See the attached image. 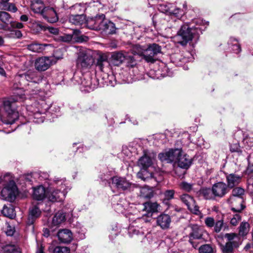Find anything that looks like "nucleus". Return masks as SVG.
<instances>
[{
    "label": "nucleus",
    "instance_id": "nucleus-54",
    "mask_svg": "<svg viewBox=\"0 0 253 253\" xmlns=\"http://www.w3.org/2000/svg\"><path fill=\"white\" fill-rule=\"evenodd\" d=\"M145 49L142 46L136 44L132 47V51L134 54H138L140 56H143Z\"/></svg>",
    "mask_w": 253,
    "mask_h": 253
},
{
    "label": "nucleus",
    "instance_id": "nucleus-25",
    "mask_svg": "<svg viewBox=\"0 0 253 253\" xmlns=\"http://www.w3.org/2000/svg\"><path fill=\"white\" fill-rule=\"evenodd\" d=\"M143 211L147 212V216H152V213L158 211L160 206L156 202H147L143 204Z\"/></svg>",
    "mask_w": 253,
    "mask_h": 253
},
{
    "label": "nucleus",
    "instance_id": "nucleus-37",
    "mask_svg": "<svg viewBox=\"0 0 253 253\" xmlns=\"http://www.w3.org/2000/svg\"><path fill=\"white\" fill-rule=\"evenodd\" d=\"M140 196L145 198L150 199L153 197V190L152 187L145 186L140 188Z\"/></svg>",
    "mask_w": 253,
    "mask_h": 253
},
{
    "label": "nucleus",
    "instance_id": "nucleus-41",
    "mask_svg": "<svg viewBox=\"0 0 253 253\" xmlns=\"http://www.w3.org/2000/svg\"><path fill=\"white\" fill-rule=\"evenodd\" d=\"M65 180L63 179H59V178H55L53 180V185L56 186V189H60L62 188V191L64 190L65 192L67 193V190H69L70 188L66 186L65 183Z\"/></svg>",
    "mask_w": 253,
    "mask_h": 253
},
{
    "label": "nucleus",
    "instance_id": "nucleus-58",
    "mask_svg": "<svg viewBox=\"0 0 253 253\" xmlns=\"http://www.w3.org/2000/svg\"><path fill=\"white\" fill-rule=\"evenodd\" d=\"M230 151L232 153L236 152L238 155L242 154V151L238 143L232 144L230 148Z\"/></svg>",
    "mask_w": 253,
    "mask_h": 253
},
{
    "label": "nucleus",
    "instance_id": "nucleus-8",
    "mask_svg": "<svg viewBox=\"0 0 253 253\" xmlns=\"http://www.w3.org/2000/svg\"><path fill=\"white\" fill-rule=\"evenodd\" d=\"M146 222L144 217L138 218L132 221L128 228V234L130 237L134 235H143L144 226Z\"/></svg>",
    "mask_w": 253,
    "mask_h": 253
},
{
    "label": "nucleus",
    "instance_id": "nucleus-43",
    "mask_svg": "<svg viewBox=\"0 0 253 253\" xmlns=\"http://www.w3.org/2000/svg\"><path fill=\"white\" fill-rule=\"evenodd\" d=\"M240 243L237 241L227 242L224 247L223 251L224 253H231L234 248L239 247Z\"/></svg>",
    "mask_w": 253,
    "mask_h": 253
},
{
    "label": "nucleus",
    "instance_id": "nucleus-19",
    "mask_svg": "<svg viewBox=\"0 0 253 253\" xmlns=\"http://www.w3.org/2000/svg\"><path fill=\"white\" fill-rule=\"evenodd\" d=\"M175 149L172 148L169 149L168 151L163 152L158 155V158L162 162L167 163H172L175 160Z\"/></svg>",
    "mask_w": 253,
    "mask_h": 253
},
{
    "label": "nucleus",
    "instance_id": "nucleus-44",
    "mask_svg": "<svg viewBox=\"0 0 253 253\" xmlns=\"http://www.w3.org/2000/svg\"><path fill=\"white\" fill-rule=\"evenodd\" d=\"M250 224L248 222L243 221L239 227V235L241 236H246L250 230Z\"/></svg>",
    "mask_w": 253,
    "mask_h": 253
},
{
    "label": "nucleus",
    "instance_id": "nucleus-35",
    "mask_svg": "<svg viewBox=\"0 0 253 253\" xmlns=\"http://www.w3.org/2000/svg\"><path fill=\"white\" fill-rule=\"evenodd\" d=\"M140 168V170L137 174V176L139 178L144 181H147L153 178V173L152 172H149L147 169L148 168Z\"/></svg>",
    "mask_w": 253,
    "mask_h": 253
},
{
    "label": "nucleus",
    "instance_id": "nucleus-3",
    "mask_svg": "<svg viewBox=\"0 0 253 253\" xmlns=\"http://www.w3.org/2000/svg\"><path fill=\"white\" fill-rule=\"evenodd\" d=\"M196 31L194 32L193 27H190L189 24H184L181 26L176 35L173 37V41L182 46L186 45L188 42L192 41L196 36H199L202 34V28L196 27Z\"/></svg>",
    "mask_w": 253,
    "mask_h": 253
},
{
    "label": "nucleus",
    "instance_id": "nucleus-9",
    "mask_svg": "<svg viewBox=\"0 0 253 253\" xmlns=\"http://www.w3.org/2000/svg\"><path fill=\"white\" fill-rule=\"evenodd\" d=\"M60 58L55 56H42L37 58L35 62V67L36 70L39 71H44L47 70L50 67L55 64Z\"/></svg>",
    "mask_w": 253,
    "mask_h": 253
},
{
    "label": "nucleus",
    "instance_id": "nucleus-61",
    "mask_svg": "<svg viewBox=\"0 0 253 253\" xmlns=\"http://www.w3.org/2000/svg\"><path fill=\"white\" fill-rule=\"evenodd\" d=\"M148 47L156 55L161 52V46L156 43L150 44Z\"/></svg>",
    "mask_w": 253,
    "mask_h": 253
},
{
    "label": "nucleus",
    "instance_id": "nucleus-22",
    "mask_svg": "<svg viewBox=\"0 0 253 253\" xmlns=\"http://www.w3.org/2000/svg\"><path fill=\"white\" fill-rule=\"evenodd\" d=\"M203 230L197 225H194L192 226V231L190 233L189 242L192 245L193 247L196 248L197 245H194L193 239H200L202 238Z\"/></svg>",
    "mask_w": 253,
    "mask_h": 253
},
{
    "label": "nucleus",
    "instance_id": "nucleus-13",
    "mask_svg": "<svg viewBox=\"0 0 253 253\" xmlns=\"http://www.w3.org/2000/svg\"><path fill=\"white\" fill-rule=\"evenodd\" d=\"M94 64L96 67L101 72L107 71V69H109L111 66L110 61H108L107 55L101 52H98L97 57L94 60Z\"/></svg>",
    "mask_w": 253,
    "mask_h": 253
},
{
    "label": "nucleus",
    "instance_id": "nucleus-10",
    "mask_svg": "<svg viewBox=\"0 0 253 253\" xmlns=\"http://www.w3.org/2000/svg\"><path fill=\"white\" fill-rule=\"evenodd\" d=\"M175 160L174 162L176 163L179 167L188 169L192 164V158L186 154L182 148H176L175 149Z\"/></svg>",
    "mask_w": 253,
    "mask_h": 253
},
{
    "label": "nucleus",
    "instance_id": "nucleus-31",
    "mask_svg": "<svg viewBox=\"0 0 253 253\" xmlns=\"http://www.w3.org/2000/svg\"><path fill=\"white\" fill-rule=\"evenodd\" d=\"M49 45V44H42L37 42H33L28 45L27 48L33 52L41 53L45 49V47Z\"/></svg>",
    "mask_w": 253,
    "mask_h": 253
},
{
    "label": "nucleus",
    "instance_id": "nucleus-15",
    "mask_svg": "<svg viewBox=\"0 0 253 253\" xmlns=\"http://www.w3.org/2000/svg\"><path fill=\"white\" fill-rule=\"evenodd\" d=\"M130 58L132 61V63H135V61L133 60V57L131 56H127L122 52H114L111 55L110 59V64L113 66L120 65L125 60Z\"/></svg>",
    "mask_w": 253,
    "mask_h": 253
},
{
    "label": "nucleus",
    "instance_id": "nucleus-18",
    "mask_svg": "<svg viewBox=\"0 0 253 253\" xmlns=\"http://www.w3.org/2000/svg\"><path fill=\"white\" fill-rule=\"evenodd\" d=\"M42 213L41 210L38 205H32L29 209L27 224L32 225L37 219L40 217Z\"/></svg>",
    "mask_w": 253,
    "mask_h": 253
},
{
    "label": "nucleus",
    "instance_id": "nucleus-47",
    "mask_svg": "<svg viewBox=\"0 0 253 253\" xmlns=\"http://www.w3.org/2000/svg\"><path fill=\"white\" fill-rule=\"evenodd\" d=\"M175 191L172 189L167 190L164 192V203L166 205H169V201L173 199Z\"/></svg>",
    "mask_w": 253,
    "mask_h": 253
},
{
    "label": "nucleus",
    "instance_id": "nucleus-7",
    "mask_svg": "<svg viewBox=\"0 0 253 253\" xmlns=\"http://www.w3.org/2000/svg\"><path fill=\"white\" fill-rule=\"evenodd\" d=\"M94 62V59L89 51L84 50L79 53L77 60L78 67L83 71L89 70Z\"/></svg>",
    "mask_w": 253,
    "mask_h": 253
},
{
    "label": "nucleus",
    "instance_id": "nucleus-64",
    "mask_svg": "<svg viewBox=\"0 0 253 253\" xmlns=\"http://www.w3.org/2000/svg\"><path fill=\"white\" fill-rule=\"evenodd\" d=\"M252 140L253 139L251 138H246L244 139V143L246 145L247 150H252L253 151V144H252Z\"/></svg>",
    "mask_w": 253,
    "mask_h": 253
},
{
    "label": "nucleus",
    "instance_id": "nucleus-2",
    "mask_svg": "<svg viewBox=\"0 0 253 253\" xmlns=\"http://www.w3.org/2000/svg\"><path fill=\"white\" fill-rule=\"evenodd\" d=\"M3 186L1 191V196L4 200L13 202L18 193V190L15 181L10 173L0 175V184Z\"/></svg>",
    "mask_w": 253,
    "mask_h": 253
},
{
    "label": "nucleus",
    "instance_id": "nucleus-60",
    "mask_svg": "<svg viewBox=\"0 0 253 253\" xmlns=\"http://www.w3.org/2000/svg\"><path fill=\"white\" fill-rule=\"evenodd\" d=\"M8 36L11 38L20 39L22 37V34L19 30H13L10 31Z\"/></svg>",
    "mask_w": 253,
    "mask_h": 253
},
{
    "label": "nucleus",
    "instance_id": "nucleus-28",
    "mask_svg": "<svg viewBox=\"0 0 253 253\" xmlns=\"http://www.w3.org/2000/svg\"><path fill=\"white\" fill-rule=\"evenodd\" d=\"M226 178L228 188H233L240 182L241 176L234 173H231L227 174L226 176Z\"/></svg>",
    "mask_w": 253,
    "mask_h": 253
},
{
    "label": "nucleus",
    "instance_id": "nucleus-30",
    "mask_svg": "<svg viewBox=\"0 0 253 253\" xmlns=\"http://www.w3.org/2000/svg\"><path fill=\"white\" fill-rule=\"evenodd\" d=\"M45 6L42 0H33L31 4V8L36 13L42 14Z\"/></svg>",
    "mask_w": 253,
    "mask_h": 253
},
{
    "label": "nucleus",
    "instance_id": "nucleus-24",
    "mask_svg": "<svg viewBox=\"0 0 253 253\" xmlns=\"http://www.w3.org/2000/svg\"><path fill=\"white\" fill-rule=\"evenodd\" d=\"M171 62L176 66H181L183 64L191 60V58L183 56L180 53L172 54L170 57Z\"/></svg>",
    "mask_w": 253,
    "mask_h": 253
},
{
    "label": "nucleus",
    "instance_id": "nucleus-21",
    "mask_svg": "<svg viewBox=\"0 0 253 253\" xmlns=\"http://www.w3.org/2000/svg\"><path fill=\"white\" fill-rule=\"evenodd\" d=\"M42 15L50 23H55L58 20L57 13L53 7H45Z\"/></svg>",
    "mask_w": 253,
    "mask_h": 253
},
{
    "label": "nucleus",
    "instance_id": "nucleus-49",
    "mask_svg": "<svg viewBox=\"0 0 253 253\" xmlns=\"http://www.w3.org/2000/svg\"><path fill=\"white\" fill-rule=\"evenodd\" d=\"M112 177L111 172L108 170H106L99 175V178L102 181H106L110 185L111 184Z\"/></svg>",
    "mask_w": 253,
    "mask_h": 253
},
{
    "label": "nucleus",
    "instance_id": "nucleus-42",
    "mask_svg": "<svg viewBox=\"0 0 253 253\" xmlns=\"http://www.w3.org/2000/svg\"><path fill=\"white\" fill-rule=\"evenodd\" d=\"M172 4L168 2H161L157 5L158 10L164 13L169 14L170 11Z\"/></svg>",
    "mask_w": 253,
    "mask_h": 253
},
{
    "label": "nucleus",
    "instance_id": "nucleus-59",
    "mask_svg": "<svg viewBox=\"0 0 253 253\" xmlns=\"http://www.w3.org/2000/svg\"><path fill=\"white\" fill-rule=\"evenodd\" d=\"M225 237L228 239L229 242H232L233 241H237L240 243V239L237 234L235 233H226L225 235Z\"/></svg>",
    "mask_w": 253,
    "mask_h": 253
},
{
    "label": "nucleus",
    "instance_id": "nucleus-32",
    "mask_svg": "<svg viewBox=\"0 0 253 253\" xmlns=\"http://www.w3.org/2000/svg\"><path fill=\"white\" fill-rule=\"evenodd\" d=\"M244 193V190L240 187H237L234 188L232 191V196L230 197L231 200H234L236 201L239 204H242L243 201V198L242 195Z\"/></svg>",
    "mask_w": 253,
    "mask_h": 253
},
{
    "label": "nucleus",
    "instance_id": "nucleus-17",
    "mask_svg": "<svg viewBox=\"0 0 253 253\" xmlns=\"http://www.w3.org/2000/svg\"><path fill=\"white\" fill-rule=\"evenodd\" d=\"M227 185L222 182L214 184L212 187V192L214 197L222 198L228 193Z\"/></svg>",
    "mask_w": 253,
    "mask_h": 253
},
{
    "label": "nucleus",
    "instance_id": "nucleus-62",
    "mask_svg": "<svg viewBox=\"0 0 253 253\" xmlns=\"http://www.w3.org/2000/svg\"><path fill=\"white\" fill-rule=\"evenodd\" d=\"M54 253H69L70 249L63 246H57L55 247L53 251Z\"/></svg>",
    "mask_w": 253,
    "mask_h": 253
},
{
    "label": "nucleus",
    "instance_id": "nucleus-26",
    "mask_svg": "<svg viewBox=\"0 0 253 253\" xmlns=\"http://www.w3.org/2000/svg\"><path fill=\"white\" fill-rule=\"evenodd\" d=\"M46 194L45 189L42 185L33 188V197L37 201H42L46 198Z\"/></svg>",
    "mask_w": 253,
    "mask_h": 253
},
{
    "label": "nucleus",
    "instance_id": "nucleus-45",
    "mask_svg": "<svg viewBox=\"0 0 253 253\" xmlns=\"http://www.w3.org/2000/svg\"><path fill=\"white\" fill-rule=\"evenodd\" d=\"M193 23L195 24V26H192V23L190 24L189 25L190 27H193V29L194 32L196 31V27H200L202 28L203 30H202V32L203 31H204L205 29L207 27V26L208 25V24L205 22V21H203V19H201L200 18L196 19L193 20Z\"/></svg>",
    "mask_w": 253,
    "mask_h": 253
},
{
    "label": "nucleus",
    "instance_id": "nucleus-23",
    "mask_svg": "<svg viewBox=\"0 0 253 253\" xmlns=\"http://www.w3.org/2000/svg\"><path fill=\"white\" fill-rule=\"evenodd\" d=\"M57 236L59 240L63 243H69L73 239L71 231L66 229L60 230L58 232Z\"/></svg>",
    "mask_w": 253,
    "mask_h": 253
},
{
    "label": "nucleus",
    "instance_id": "nucleus-16",
    "mask_svg": "<svg viewBox=\"0 0 253 253\" xmlns=\"http://www.w3.org/2000/svg\"><path fill=\"white\" fill-rule=\"evenodd\" d=\"M181 200L193 213L198 215L200 211L199 210V207L196 204L194 199L188 194H183L181 196Z\"/></svg>",
    "mask_w": 253,
    "mask_h": 253
},
{
    "label": "nucleus",
    "instance_id": "nucleus-63",
    "mask_svg": "<svg viewBox=\"0 0 253 253\" xmlns=\"http://www.w3.org/2000/svg\"><path fill=\"white\" fill-rule=\"evenodd\" d=\"M180 188L187 192H190L193 187V185L186 182H182L180 184Z\"/></svg>",
    "mask_w": 253,
    "mask_h": 253
},
{
    "label": "nucleus",
    "instance_id": "nucleus-39",
    "mask_svg": "<svg viewBox=\"0 0 253 253\" xmlns=\"http://www.w3.org/2000/svg\"><path fill=\"white\" fill-rule=\"evenodd\" d=\"M228 44L234 53L237 54L241 51V48L237 39L230 38L228 41Z\"/></svg>",
    "mask_w": 253,
    "mask_h": 253
},
{
    "label": "nucleus",
    "instance_id": "nucleus-1",
    "mask_svg": "<svg viewBox=\"0 0 253 253\" xmlns=\"http://www.w3.org/2000/svg\"><path fill=\"white\" fill-rule=\"evenodd\" d=\"M42 79V76L34 71H28L23 74L16 75L13 80L12 88L16 89H31L35 84H39Z\"/></svg>",
    "mask_w": 253,
    "mask_h": 253
},
{
    "label": "nucleus",
    "instance_id": "nucleus-6",
    "mask_svg": "<svg viewBox=\"0 0 253 253\" xmlns=\"http://www.w3.org/2000/svg\"><path fill=\"white\" fill-rule=\"evenodd\" d=\"M111 186H113L119 191H133L137 187V185L127 180L124 177L118 176H113L111 178Z\"/></svg>",
    "mask_w": 253,
    "mask_h": 253
},
{
    "label": "nucleus",
    "instance_id": "nucleus-36",
    "mask_svg": "<svg viewBox=\"0 0 253 253\" xmlns=\"http://www.w3.org/2000/svg\"><path fill=\"white\" fill-rule=\"evenodd\" d=\"M1 213L4 216L7 217L10 219L14 218L16 215L14 209L11 204H9L8 206L4 205L1 211Z\"/></svg>",
    "mask_w": 253,
    "mask_h": 253
},
{
    "label": "nucleus",
    "instance_id": "nucleus-11",
    "mask_svg": "<svg viewBox=\"0 0 253 253\" xmlns=\"http://www.w3.org/2000/svg\"><path fill=\"white\" fill-rule=\"evenodd\" d=\"M106 21L105 15L101 14L88 18L86 21V26L90 29L101 31Z\"/></svg>",
    "mask_w": 253,
    "mask_h": 253
},
{
    "label": "nucleus",
    "instance_id": "nucleus-33",
    "mask_svg": "<svg viewBox=\"0 0 253 253\" xmlns=\"http://www.w3.org/2000/svg\"><path fill=\"white\" fill-rule=\"evenodd\" d=\"M104 24V26L103 27L101 32L106 34H113L116 33V28L114 23L106 19Z\"/></svg>",
    "mask_w": 253,
    "mask_h": 253
},
{
    "label": "nucleus",
    "instance_id": "nucleus-56",
    "mask_svg": "<svg viewBox=\"0 0 253 253\" xmlns=\"http://www.w3.org/2000/svg\"><path fill=\"white\" fill-rule=\"evenodd\" d=\"M199 253H213L212 247L209 244L201 246L199 249Z\"/></svg>",
    "mask_w": 253,
    "mask_h": 253
},
{
    "label": "nucleus",
    "instance_id": "nucleus-14",
    "mask_svg": "<svg viewBox=\"0 0 253 253\" xmlns=\"http://www.w3.org/2000/svg\"><path fill=\"white\" fill-rule=\"evenodd\" d=\"M66 194V192L62 191V188L60 189H55L50 187L46 192V198L51 202H59L62 200Z\"/></svg>",
    "mask_w": 253,
    "mask_h": 253
},
{
    "label": "nucleus",
    "instance_id": "nucleus-34",
    "mask_svg": "<svg viewBox=\"0 0 253 253\" xmlns=\"http://www.w3.org/2000/svg\"><path fill=\"white\" fill-rule=\"evenodd\" d=\"M185 12L183 9L176 7L174 4H172L170 11H169V15L174 16L177 18V20H174V22H180V19L184 14Z\"/></svg>",
    "mask_w": 253,
    "mask_h": 253
},
{
    "label": "nucleus",
    "instance_id": "nucleus-55",
    "mask_svg": "<svg viewBox=\"0 0 253 253\" xmlns=\"http://www.w3.org/2000/svg\"><path fill=\"white\" fill-rule=\"evenodd\" d=\"M239 212H237L233 215L230 219V224L233 226H236L239 221L241 220V216Z\"/></svg>",
    "mask_w": 253,
    "mask_h": 253
},
{
    "label": "nucleus",
    "instance_id": "nucleus-29",
    "mask_svg": "<svg viewBox=\"0 0 253 253\" xmlns=\"http://www.w3.org/2000/svg\"><path fill=\"white\" fill-rule=\"evenodd\" d=\"M69 22L77 26L86 25L85 16L83 14L71 15L69 17Z\"/></svg>",
    "mask_w": 253,
    "mask_h": 253
},
{
    "label": "nucleus",
    "instance_id": "nucleus-51",
    "mask_svg": "<svg viewBox=\"0 0 253 253\" xmlns=\"http://www.w3.org/2000/svg\"><path fill=\"white\" fill-rule=\"evenodd\" d=\"M11 18L10 15L4 11H0V20L1 22L5 24H8L10 22V19Z\"/></svg>",
    "mask_w": 253,
    "mask_h": 253
},
{
    "label": "nucleus",
    "instance_id": "nucleus-40",
    "mask_svg": "<svg viewBox=\"0 0 253 253\" xmlns=\"http://www.w3.org/2000/svg\"><path fill=\"white\" fill-rule=\"evenodd\" d=\"M65 220V214L62 211H58L56 213L52 219V224L57 226Z\"/></svg>",
    "mask_w": 253,
    "mask_h": 253
},
{
    "label": "nucleus",
    "instance_id": "nucleus-50",
    "mask_svg": "<svg viewBox=\"0 0 253 253\" xmlns=\"http://www.w3.org/2000/svg\"><path fill=\"white\" fill-rule=\"evenodd\" d=\"M110 234L109 235L110 239L113 240L120 232V229L117 224L112 225L110 229Z\"/></svg>",
    "mask_w": 253,
    "mask_h": 253
},
{
    "label": "nucleus",
    "instance_id": "nucleus-12",
    "mask_svg": "<svg viewBox=\"0 0 253 253\" xmlns=\"http://www.w3.org/2000/svg\"><path fill=\"white\" fill-rule=\"evenodd\" d=\"M143 152V156L138 161L137 165L140 168H148L153 165L156 154L148 150H144Z\"/></svg>",
    "mask_w": 253,
    "mask_h": 253
},
{
    "label": "nucleus",
    "instance_id": "nucleus-46",
    "mask_svg": "<svg viewBox=\"0 0 253 253\" xmlns=\"http://www.w3.org/2000/svg\"><path fill=\"white\" fill-rule=\"evenodd\" d=\"M156 55L153 54L152 50L149 47L145 49L143 54L144 59L147 62L150 63H154L155 61L154 57Z\"/></svg>",
    "mask_w": 253,
    "mask_h": 253
},
{
    "label": "nucleus",
    "instance_id": "nucleus-5",
    "mask_svg": "<svg viewBox=\"0 0 253 253\" xmlns=\"http://www.w3.org/2000/svg\"><path fill=\"white\" fill-rule=\"evenodd\" d=\"M3 109L5 111L4 117H2L1 120L3 123L6 124H12L18 118V113L14 109L13 103L9 100H5L3 102Z\"/></svg>",
    "mask_w": 253,
    "mask_h": 253
},
{
    "label": "nucleus",
    "instance_id": "nucleus-48",
    "mask_svg": "<svg viewBox=\"0 0 253 253\" xmlns=\"http://www.w3.org/2000/svg\"><path fill=\"white\" fill-rule=\"evenodd\" d=\"M200 193L206 199L210 200L213 198L214 195L212 192V189L203 188L201 190Z\"/></svg>",
    "mask_w": 253,
    "mask_h": 253
},
{
    "label": "nucleus",
    "instance_id": "nucleus-53",
    "mask_svg": "<svg viewBox=\"0 0 253 253\" xmlns=\"http://www.w3.org/2000/svg\"><path fill=\"white\" fill-rule=\"evenodd\" d=\"M2 7H0V9L15 12L17 11V9L14 4L11 3H5L2 5Z\"/></svg>",
    "mask_w": 253,
    "mask_h": 253
},
{
    "label": "nucleus",
    "instance_id": "nucleus-4",
    "mask_svg": "<svg viewBox=\"0 0 253 253\" xmlns=\"http://www.w3.org/2000/svg\"><path fill=\"white\" fill-rule=\"evenodd\" d=\"M73 81L75 84L81 86V89L90 92L94 90L98 86L97 80L95 78H92L89 76H84L82 74H75L73 78Z\"/></svg>",
    "mask_w": 253,
    "mask_h": 253
},
{
    "label": "nucleus",
    "instance_id": "nucleus-38",
    "mask_svg": "<svg viewBox=\"0 0 253 253\" xmlns=\"http://www.w3.org/2000/svg\"><path fill=\"white\" fill-rule=\"evenodd\" d=\"M229 202L231 204V210L234 212H241L245 208L244 201L242 202V204H240L236 201L231 200V198H229Z\"/></svg>",
    "mask_w": 253,
    "mask_h": 253
},
{
    "label": "nucleus",
    "instance_id": "nucleus-20",
    "mask_svg": "<svg viewBox=\"0 0 253 253\" xmlns=\"http://www.w3.org/2000/svg\"><path fill=\"white\" fill-rule=\"evenodd\" d=\"M28 110L30 111V119L33 122L37 124L43 123L44 120V116H42L45 112L44 111H40L39 109H32V107H29Z\"/></svg>",
    "mask_w": 253,
    "mask_h": 253
},
{
    "label": "nucleus",
    "instance_id": "nucleus-27",
    "mask_svg": "<svg viewBox=\"0 0 253 253\" xmlns=\"http://www.w3.org/2000/svg\"><path fill=\"white\" fill-rule=\"evenodd\" d=\"M171 222L170 216L168 214H161L157 218V223L162 229L169 227Z\"/></svg>",
    "mask_w": 253,
    "mask_h": 253
},
{
    "label": "nucleus",
    "instance_id": "nucleus-57",
    "mask_svg": "<svg viewBox=\"0 0 253 253\" xmlns=\"http://www.w3.org/2000/svg\"><path fill=\"white\" fill-rule=\"evenodd\" d=\"M248 167L247 171L249 173L253 172V153H250V155L248 158Z\"/></svg>",
    "mask_w": 253,
    "mask_h": 253
},
{
    "label": "nucleus",
    "instance_id": "nucleus-52",
    "mask_svg": "<svg viewBox=\"0 0 253 253\" xmlns=\"http://www.w3.org/2000/svg\"><path fill=\"white\" fill-rule=\"evenodd\" d=\"M3 250L6 253H17L18 248L14 245H6L3 248Z\"/></svg>",
    "mask_w": 253,
    "mask_h": 253
}]
</instances>
